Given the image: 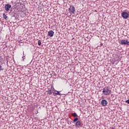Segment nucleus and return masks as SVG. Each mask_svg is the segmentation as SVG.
I'll return each mask as SVG.
<instances>
[{
  "mask_svg": "<svg viewBox=\"0 0 129 129\" xmlns=\"http://www.w3.org/2000/svg\"><path fill=\"white\" fill-rule=\"evenodd\" d=\"M102 92L104 95H109L111 93V90L108 87H105L103 88Z\"/></svg>",
  "mask_w": 129,
  "mask_h": 129,
  "instance_id": "1",
  "label": "nucleus"
},
{
  "mask_svg": "<svg viewBox=\"0 0 129 129\" xmlns=\"http://www.w3.org/2000/svg\"><path fill=\"white\" fill-rule=\"evenodd\" d=\"M75 7L73 5H71L69 9L70 14H75Z\"/></svg>",
  "mask_w": 129,
  "mask_h": 129,
  "instance_id": "2",
  "label": "nucleus"
},
{
  "mask_svg": "<svg viewBox=\"0 0 129 129\" xmlns=\"http://www.w3.org/2000/svg\"><path fill=\"white\" fill-rule=\"evenodd\" d=\"M121 17L123 19H127L128 18V14L125 12H122L121 13Z\"/></svg>",
  "mask_w": 129,
  "mask_h": 129,
  "instance_id": "3",
  "label": "nucleus"
},
{
  "mask_svg": "<svg viewBox=\"0 0 129 129\" xmlns=\"http://www.w3.org/2000/svg\"><path fill=\"white\" fill-rule=\"evenodd\" d=\"M121 45H127L129 46V41L123 39L121 41Z\"/></svg>",
  "mask_w": 129,
  "mask_h": 129,
  "instance_id": "4",
  "label": "nucleus"
},
{
  "mask_svg": "<svg viewBox=\"0 0 129 129\" xmlns=\"http://www.w3.org/2000/svg\"><path fill=\"white\" fill-rule=\"evenodd\" d=\"M12 8V5L10 4H7L5 5V10L6 12H9L10 11V9Z\"/></svg>",
  "mask_w": 129,
  "mask_h": 129,
  "instance_id": "5",
  "label": "nucleus"
},
{
  "mask_svg": "<svg viewBox=\"0 0 129 129\" xmlns=\"http://www.w3.org/2000/svg\"><path fill=\"white\" fill-rule=\"evenodd\" d=\"M53 90H55V89H54V87L53 85L51 86V89H49L48 91H47L48 94L51 95L53 93Z\"/></svg>",
  "mask_w": 129,
  "mask_h": 129,
  "instance_id": "6",
  "label": "nucleus"
},
{
  "mask_svg": "<svg viewBox=\"0 0 129 129\" xmlns=\"http://www.w3.org/2000/svg\"><path fill=\"white\" fill-rule=\"evenodd\" d=\"M101 103L102 105V106H106V105H107V101H106V100H102Z\"/></svg>",
  "mask_w": 129,
  "mask_h": 129,
  "instance_id": "7",
  "label": "nucleus"
},
{
  "mask_svg": "<svg viewBox=\"0 0 129 129\" xmlns=\"http://www.w3.org/2000/svg\"><path fill=\"white\" fill-rule=\"evenodd\" d=\"M47 35L49 36V37H53L54 36V31L52 30L49 31Z\"/></svg>",
  "mask_w": 129,
  "mask_h": 129,
  "instance_id": "8",
  "label": "nucleus"
},
{
  "mask_svg": "<svg viewBox=\"0 0 129 129\" xmlns=\"http://www.w3.org/2000/svg\"><path fill=\"white\" fill-rule=\"evenodd\" d=\"M76 125L77 127L81 126V122L80 121H78L76 122Z\"/></svg>",
  "mask_w": 129,
  "mask_h": 129,
  "instance_id": "9",
  "label": "nucleus"
},
{
  "mask_svg": "<svg viewBox=\"0 0 129 129\" xmlns=\"http://www.w3.org/2000/svg\"><path fill=\"white\" fill-rule=\"evenodd\" d=\"M56 93H53V94H56V95H61V93H60V92L58 91H56Z\"/></svg>",
  "mask_w": 129,
  "mask_h": 129,
  "instance_id": "10",
  "label": "nucleus"
},
{
  "mask_svg": "<svg viewBox=\"0 0 129 129\" xmlns=\"http://www.w3.org/2000/svg\"><path fill=\"white\" fill-rule=\"evenodd\" d=\"M72 116H74V117H77L78 116V115L76 114V113H74L72 114Z\"/></svg>",
  "mask_w": 129,
  "mask_h": 129,
  "instance_id": "11",
  "label": "nucleus"
},
{
  "mask_svg": "<svg viewBox=\"0 0 129 129\" xmlns=\"http://www.w3.org/2000/svg\"><path fill=\"white\" fill-rule=\"evenodd\" d=\"M3 18L5 20H8V16H7V15H5V14H3Z\"/></svg>",
  "mask_w": 129,
  "mask_h": 129,
  "instance_id": "12",
  "label": "nucleus"
},
{
  "mask_svg": "<svg viewBox=\"0 0 129 129\" xmlns=\"http://www.w3.org/2000/svg\"><path fill=\"white\" fill-rule=\"evenodd\" d=\"M24 55H25V53H24V51H23V56H22L23 61H24V60L26 59V56Z\"/></svg>",
  "mask_w": 129,
  "mask_h": 129,
  "instance_id": "13",
  "label": "nucleus"
},
{
  "mask_svg": "<svg viewBox=\"0 0 129 129\" xmlns=\"http://www.w3.org/2000/svg\"><path fill=\"white\" fill-rule=\"evenodd\" d=\"M78 118H75L73 120L74 122H76V121H78L77 120H78Z\"/></svg>",
  "mask_w": 129,
  "mask_h": 129,
  "instance_id": "14",
  "label": "nucleus"
},
{
  "mask_svg": "<svg viewBox=\"0 0 129 129\" xmlns=\"http://www.w3.org/2000/svg\"><path fill=\"white\" fill-rule=\"evenodd\" d=\"M41 40H38V46H41Z\"/></svg>",
  "mask_w": 129,
  "mask_h": 129,
  "instance_id": "15",
  "label": "nucleus"
},
{
  "mask_svg": "<svg viewBox=\"0 0 129 129\" xmlns=\"http://www.w3.org/2000/svg\"><path fill=\"white\" fill-rule=\"evenodd\" d=\"M3 70H4V69H3V67L0 64V71H3Z\"/></svg>",
  "mask_w": 129,
  "mask_h": 129,
  "instance_id": "16",
  "label": "nucleus"
},
{
  "mask_svg": "<svg viewBox=\"0 0 129 129\" xmlns=\"http://www.w3.org/2000/svg\"><path fill=\"white\" fill-rule=\"evenodd\" d=\"M125 102H126V103H128V104H129V99L126 100V101H125Z\"/></svg>",
  "mask_w": 129,
  "mask_h": 129,
  "instance_id": "17",
  "label": "nucleus"
},
{
  "mask_svg": "<svg viewBox=\"0 0 129 129\" xmlns=\"http://www.w3.org/2000/svg\"><path fill=\"white\" fill-rule=\"evenodd\" d=\"M127 14H128V17L129 16V11L128 12V13H127Z\"/></svg>",
  "mask_w": 129,
  "mask_h": 129,
  "instance_id": "18",
  "label": "nucleus"
},
{
  "mask_svg": "<svg viewBox=\"0 0 129 129\" xmlns=\"http://www.w3.org/2000/svg\"><path fill=\"white\" fill-rule=\"evenodd\" d=\"M112 64H114V61H112Z\"/></svg>",
  "mask_w": 129,
  "mask_h": 129,
  "instance_id": "19",
  "label": "nucleus"
},
{
  "mask_svg": "<svg viewBox=\"0 0 129 129\" xmlns=\"http://www.w3.org/2000/svg\"><path fill=\"white\" fill-rule=\"evenodd\" d=\"M38 113V111H37V113H36V114Z\"/></svg>",
  "mask_w": 129,
  "mask_h": 129,
  "instance_id": "20",
  "label": "nucleus"
}]
</instances>
